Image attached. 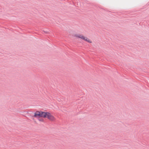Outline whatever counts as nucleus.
<instances>
[{
    "label": "nucleus",
    "instance_id": "nucleus-1",
    "mask_svg": "<svg viewBox=\"0 0 149 149\" xmlns=\"http://www.w3.org/2000/svg\"><path fill=\"white\" fill-rule=\"evenodd\" d=\"M73 36L76 38H80L88 43H92V41L91 40L87 37L85 36L82 34L79 33H76L73 35Z\"/></svg>",
    "mask_w": 149,
    "mask_h": 149
},
{
    "label": "nucleus",
    "instance_id": "nucleus-2",
    "mask_svg": "<svg viewBox=\"0 0 149 149\" xmlns=\"http://www.w3.org/2000/svg\"><path fill=\"white\" fill-rule=\"evenodd\" d=\"M44 118H46L50 120L54 121L56 120V118L52 114L49 112H44Z\"/></svg>",
    "mask_w": 149,
    "mask_h": 149
},
{
    "label": "nucleus",
    "instance_id": "nucleus-3",
    "mask_svg": "<svg viewBox=\"0 0 149 149\" xmlns=\"http://www.w3.org/2000/svg\"><path fill=\"white\" fill-rule=\"evenodd\" d=\"M44 113V112L37 111L34 113V116L37 118H39L41 117L43 118Z\"/></svg>",
    "mask_w": 149,
    "mask_h": 149
},
{
    "label": "nucleus",
    "instance_id": "nucleus-4",
    "mask_svg": "<svg viewBox=\"0 0 149 149\" xmlns=\"http://www.w3.org/2000/svg\"><path fill=\"white\" fill-rule=\"evenodd\" d=\"M38 120L39 121H40L41 122H44V120L43 119L39 118Z\"/></svg>",
    "mask_w": 149,
    "mask_h": 149
}]
</instances>
